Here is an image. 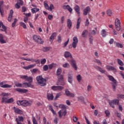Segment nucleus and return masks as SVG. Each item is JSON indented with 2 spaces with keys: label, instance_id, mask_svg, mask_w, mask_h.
<instances>
[{
  "label": "nucleus",
  "instance_id": "obj_19",
  "mask_svg": "<svg viewBox=\"0 0 124 124\" xmlns=\"http://www.w3.org/2000/svg\"><path fill=\"white\" fill-rule=\"evenodd\" d=\"M13 13H14V12L13 11V10H11L9 15L8 17V21L9 22H11V20L12 19V16L13 15Z\"/></svg>",
  "mask_w": 124,
  "mask_h": 124
},
{
  "label": "nucleus",
  "instance_id": "obj_9",
  "mask_svg": "<svg viewBox=\"0 0 124 124\" xmlns=\"http://www.w3.org/2000/svg\"><path fill=\"white\" fill-rule=\"evenodd\" d=\"M15 91L16 92H18V93H27L29 92V90L25 89H20V88H16L15 89Z\"/></svg>",
  "mask_w": 124,
  "mask_h": 124
},
{
  "label": "nucleus",
  "instance_id": "obj_14",
  "mask_svg": "<svg viewBox=\"0 0 124 124\" xmlns=\"http://www.w3.org/2000/svg\"><path fill=\"white\" fill-rule=\"evenodd\" d=\"M16 124H21L22 122H24V117L23 116H18V118L16 119Z\"/></svg>",
  "mask_w": 124,
  "mask_h": 124
},
{
  "label": "nucleus",
  "instance_id": "obj_44",
  "mask_svg": "<svg viewBox=\"0 0 124 124\" xmlns=\"http://www.w3.org/2000/svg\"><path fill=\"white\" fill-rule=\"evenodd\" d=\"M77 80L78 82H81V81H82V77L80 75H78L77 76Z\"/></svg>",
  "mask_w": 124,
  "mask_h": 124
},
{
  "label": "nucleus",
  "instance_id": "obj_11",
  "mask_svg": "<svg viewBox=\"0 0 124 124\" xmlns=\"http://www.w3.org/2000/svg\"><path fill=\"white\" fill-rule=\"evenodd\" d=\"M4 81H2L0 83V88H3V89L7 88H12V85L9 84H4Z\"/></svg>",
  "mask_w": 124,
  "mask_h": 124
},
{
  "label": "nucleus",
  "instance_id": "obj_1",
  "mask_svg": "<svg viewBox=\"0 0 124 124\" xmlns=\"http://www.w3.org/2000/svg\"><path fill=\"white\" fill-rule=\"evenodd\" d=\"M36 79L40 86H41V87H44V86H46V79L42 78V76H38L36 78Z\"/></svg>",
  "mask_w": 124,
  "mask_h": 124
},
{
  "label": "nucleus",
  "instance_id": "obj_34",
  "mask_svg": "<svg viewBox=\"0 0 124 124\" xmlns=\"http://www.w3.org/2000/svg\"><path fill=\"white\" fill-rule=\"evenodd\" d=\"M64 111V108H62L58 112V114L59 115V117L61 118L62 117V114H63V111Z\"/></svg>",
  "mask_w": 124,
  "mask_h": 124
},
{
  "label": "nucleus",
  "instance_id": "obj_18",
  "mask_svg": "<svg viewBox=\"0 0 124 124\" xmlns=\"http://www.w3.org/2000/svg\"><path fill=\"white\" fill-rule=\"evenodd\" d=\"M36 65V64H30L27 66H23V68L24 69H25L26 70H28V69H31V68H33L34 66Z\"/></svg>",
  "mask_w": 124,
  "mask_h": 124
},
{
  "label": "nucleus",
  "instance_id": "obj_7",
  "mask_svg": "<svg viewBox=\"0 0 124 124\" xmlns=\"http://www.w3.org/2000/svg\"><path fill=\"white\" fill-rule=\"evenodd\" d=\"M73 42L72 43V47L75 49L77 47V44H78V38L77 37H74L73 38Z\"/></svg>",
  "mask_w": 124,
  "mask_h": 124
},
{
  "label": "nucleus",
  "instance_id": "obj_22",
  "mask_svg": "<svg viewBox=\"0 0 124 124\" xmlns=\"http://www.w3.org/2000/svg\"><path fill=\"white\" fill-rule=\"evenodd\" d=\"M67 26L69 30H70V29H71V27H72V21H71V20L70 19H67Z\"/></svg>",
  "mask_w": 124,
  "mask_h": 124
},
{
  "label": "nucleus",
  "instance_id": "obj_12",
  "mask_svg": "<svg viewBox=\"0 0 124 124\" xmlns=\"http://www.w3.org/2000/svg\"><path fill=\"white\" fill-rule=\"evenodd\" d=\"M90 12H91V8L90 6H87L83 10V15L87 16Z\"/></svg>",
  "mask_w": 124,
  "mask_h": 124
},
{
  "label": "nucleus",
  "instance_id": "obj_28",
  "mask_svg": "<svg viewBox=\"0 0 124 124\" xmlns=\"http://www.w3.org/2000/svg\"><path fill=\"white\" fill-rule=\"evenodd\" d=\"M2 4H3V1H0V13L2 16H3V13H4L3 10L1 9V5H2Z\"/></svg>",
  "mask_w": 124,
  "mask_h": 124
},
{
  "label": "nucleus",
  "instance_id": "obj_41",
  "mask_svg": "<svg viewBox=\"0 0 124 124\" xmlns=\"http://www.w3.org/2000/svg\"><path fill=\"white\" fill-rule=\"evenodd\" d=\"M63 67L64 68H69L70 67V65L68 63H65L62 65Z\"/></svg>",
  "mask_w": 124,
  "mask_h": 124
},
{
  "label": "nucleus",
  "instance_id": "obj_38",
  "mask_svg": "<svg viewBox=\"0 0 124 124\" xmlns=\"http://www.w3.org/2000/svg\"><path fill=\"white\" fill-rule=\"evenodd\" d=\"M117 62L118 64L120 65V66H124V62H123V61H122L121 60L118 59Z\"/></svg>",
  "mask_w": 124,
  "mask_h": 124
},
{
  "label": "nucleus",
  "instance_id": "obj_25",
  "mask_svg": "<svg viewBox=\"0 0 124 124\" xmlns=\"http://www.w3.org/2000/svg\"><path fill=\"white\" fill-rule=\"evenodd\" d=\"M78 100L82 103H86V102H85V98L83 96L78 97Z\"/></svg>",
  "mask_w": 124,
  "mask_h": 124
},
{
  "label": "nucleus",
  "instance_id": "obj_59",
  "mask_svg": "<svg viewBox=\"0 0 124 124\" xmlns=\"http://www.w3.org/2000/svg\"><path fill=\"white\" fill-rule=\"evenodd\" d=\"M107 14L108 16H111V15H112V11L111 10H108L107 11Z\"/></svg>",
  "mask_w": 124,
  "mask_h": 124
},
{
  "label": "nucleus",
  "instance_id": "obj_48",
  "mask_svg": "<svg viewBox=\"0 0 124 124\" xmlns=\"http://www.w3.org/2000/svg\"><path fill=\"white\" fill-rule=\"evenodd\" d=\"M15 85H16V87H19L23 88V83L21 84L19 82H16L15 83Z\"/></svg>",
  "mask_w": 124,
  "mask_h": 124
},
{
  "label": "nucleus",
  "instance_id": "obj_53",
  "mask_svg": "<svg viewBox=\"0 0 124 124\" xmlns=\"http://www.w3.org/2000/svg\"><path fill=\"white\" fill-rule=\"evenodd\" d=\"M14 100L13 99V98H11L7 100V103H12V102H14Z\"/></svg>",
  "mask_w": 124,
  "mask_h": 124
},
{
  "label": "nucleus",
  "instance_id": "obj_13",
  "mask_svg": "<svg viewBox=\"0 0 124 124\" xmlns=\"http://www.w3.org/2000/svg\"><path fill=\"white\" fill-rule=\"evenodd\" d=\"M71 64L72 66L74 68L75 70H77L78 68L77 67V65H76V62L74 59H72L70 61Z\"/></svg>",
  "mask_w": 124,
  "mask_h": 124
},
{
  "label": "nucleus",
  "instance_id": "obj_29",
  "mask_svg": "<svg viewBox=\"0 0 124 124\" xmlns=\"http://www.w3.org/2000/svg\"><path fill=\"white\" fill-rule=\"evenodd\" d=\"M81 23V18L79 17L78 19L77 24V30H79L80 28V24Z\"/></svg>",
  "mask_w": 124,
  "mask_h": 124
},
{
  "label": "nucleus",
  "instance_id": "obj_8",
  "mask_svg": "<svg viewBox=\"0 0 124 124\" xmlns=\"http://www.w3.org/2000/svg\"><path fill=\"white\" fill-rule=\"evenodd\" d=\"M106 67L108 71H113L114 73L117 72V69L113 66L111 65H107Z\"/></svg>",
  "mask_w": 124,
  "mask_h": 124
},
{
  "label": "nucleus",
  "instance_id": "obj_45",
  "mask_svg": "<svg viewBox=\"0 0 124 124\" xmlns=\"http://www.w3.org/2000/svg\"><path fill=\"white\" fill-rule=\"evenodd\" d=\"M19 25L24 29H27V25L25 23L21 22L19 23Z\"/></svg>",
  "mask_w": 124,
  "mask_h": 124
},
{
  "label": "nucleus",
  "instance_id": "obj_50",
  "mask_svg": "<svg viewBox=\"0 0 124 124\" xmlns=\"http://www.w3.org/2000/svg\"><path fill=\"white\" fill-rule=\"evenodd\" d=\"M46 59L44 58V59H42L41 60V64L43 65V64H45V63H46Z\"/></svg>",
  "mask_w": 124,
  "mask_h": 124
},
{
  "label": "nucleus",
  "instance_id": "obj_55",
  "mask_svg": "<svg viewBox=\"0 0 124 124\" xmlns=\"http://www.w3.org/2000/svg\"><path fill=\"white\" fill-rule=\"evenodd\" d=\"M60 96H62V93H58L56 94V97H55V100H57V99H58L59 97H60Z\"/></svg>",
  "mask_w": 124,
  "mask_h": 124
},
{
  "label": "nucleus",
  "instance_id": "obj_36",
  "mask_svg": "<svg viewBox=\"0 0 124 124\" xmlns=\"http://www.w3.org/2000/svg\"><path fill=\"white\" fill-rule=\"evenodd\" d=\"M106 33L107 32H106V31L104 29H103L101 31V35L103 37H105L106 36Z\"/></svg>",
  "mask_w": 124,
  "mask_h": 124
},
{
  "label": "nucleus",
  "instance_id": "obj_60",
  "mask_svg": "<svg viewBox=\"0 0 124 124\" xmlns=\"http://www.w3.org/2000/svg\"><path fill=\"white\" fill-rule=\"evenodd\" d=\"M1 94L3 97H5V96H8V95H9V94H8V93H2Z\"/></svg>",
  "mask_w": 124,
  "mask_h": 124
},
{
  "label": "nucleus",
  "instance_id": "obj_46",
  "mask_svg": "<svg viewBox=\"0 0 124 124\" xmlns=\"http://www.w3.org/2000/svg\"><path fill=\"white\" fill-rule=\"evenodd\" d=\"M94 62H96V63H97L99 65H102V63H101V62H100V60H99L98 59L94 60Z\"/></svg>",
  "mask_w": 124,
  "mask_h": 124
},
{
  "label": "nucleus",
  "instance_id": "obj_27",
  "mask_svg": "<svg viewBox=\"0 0 124 124\" xmlns=\"http://www.w3.org/2000/svg\"><path fill=\"white\" fill-rule=\"evenodd\" d=\"M31 87V82H24L23 83L22 88H30Z\"/></svg>",
  "mask_w": 124,
  "mask_h": 124
},
{
  "label": "nucleus",
  "instance_id": "obj_40",
  "mask_svg": "<svg viewBox=\"0 0 124 124\" xmlns=\"http://www.w3.org/2000/svg\"><path fill=\"white\" fill-rule=\"evenodd\" d=\"M50 47H44L42 48V51H43V52H48V51L50 50Z\"/></svg>",
  "mask_w": 124,
  "mask_h": 124
},
{
  "label": "nucleus",
  "instance_id": "obj_10",
  "mask_svg": "<svg viewBox=\"0 0 124 124\" xmlns=\"http://www.w3.org/2000/svg\"><path fill=\"white\" fill-rule=\"evenodd\" d=\"M59 108H61L62 109H64L63 113L62 114V116L65 117L66 114H67V111H66V107L64 106V105H60Z\"/></svg>",
  "mask_w": 124,
  "mask_h": 124
},
{
  "label": "nucleus",
  "instance_id": "obj_33",
  "mask_svg": "<svg viewBox=\"0 0 124 124\" xmlns=\"http://www.w3.org/2000/svg\"><path fill=\"white\" fill-rule=\"evenodd\" d=\"M49 109L52 112L53 115H56V111H55V110L53 108V106H52V105H49Z\"/></svg>",
  "mask_w": 124,
  "mask_h": 124
},
{
  "label": "nucleus",
  "instance_id": "obj_16",
  "mask_svg": "<svg viewBox=\"0 0 124 124\" xmlns=\"http://www.w3.org/2000/svg\"><path fill=\"white\" fill-rule=\"evenodd\" d=\"M20 60H23V61H27L28 62H35V59H34L33 58L26 59L24 57H20Z\"/></svg>",
  "mask_w": 124,
  "mask_h": 124
},
{
  "label": "nucleus",
  "instance_id": "obj_2",
  "mask_svg": "<svg viewBox=\"0 0 124 124\" xmlns=\"http://www.w3.org/2000/svg\"><path fill=\"white\" fill-rule=\"evenodd\" d=\"M17 105L24 106L27 107V106H31V103L27 100L17 101L16 102Z\"/></svg>",
  "mask_w": 124,
  "mask_h": 124
},
{
  "label": "nucleus",
  "instance_id": "obj_15",
  "mask_svg": "<svg viewBox=\"0 0 124 124\" xmlns=\"http://www.w3.org/2000/svg\"><path fill=\"white\" fill-rule=\"evenodd\" d=\"M68 82L70 84H72L73 82V75L70 73L68 74Z\"/></svg>",
  "mask_w": 124,
  "mask_h": 124
},
{
  "label": "nucleus",
  "instance_id": "obj_21",
  "mask_svg": "<svg viewBox=\"0 0 124 124\" xmlns=\"http://www.w3.org/2000/svg\"><path fill=\"white\" fill-rule=\"evenodd\" d=\"M1 27L3 29H1V31H5V32H6V30H7V29L6 28V27L4 26V25H3V23H2V22L0 21V28H1Z\"/></svg>",
  "mask_w": 124,
  "mask_h": 124
},
{
  "label": "nucleus",
  "instance_id": "obj_64",
  "mask_svg": "<svg viewBox=\"0 0 124 124\" xmlns=\"http://www.w3.org/2000/svg\"><path fill=\"white\" fill-rule=\"evenodd\" d=\"M58 121H59V118H57V117H56V118L54 119V124H58Z\"/></svg>",
  "mask_w": 124,
  "mask_h": 124
},
{
  "label": "nucleus",
  "instance_id": "obj_5",
  "mask_svg": "<svg viewBox=\"0 0 124 124\" xmlns=\"http://www.w3.org/2000/svg\"><path fill=\"white\" fill-rule=\"evenodd\" d=\"M108 103L112 108H115V105H119V99H114L109 101Z\"/></svg>",
  "mask_w": 124,
  "mask_h": 124
},
{
  "label": "nucleus",
  "instance_id": "obj_62",
  "mask_svg": "<svg viewBox=\"0 0 124 124\" xmlns=\"http://www.w3.org/2000/svg\"><path fill=\"white\" fill-rule=\"evenodd\" d=\"M15 7H16V8H17V9H19V8H20V7H21V6H20V4H19L18 3H16L15 4Z\"/></svg>",
  "mask_w": 124,
  "mask_h": 124
},
{
  "label": "nucleus",
  "instance_id": "obj_51",
  "mask_svg": "<svg viewBox=\"0 0 124 124\" xmlns=\"http://www.w3.org/2000/svg\"><path fill=\"white\" fill-rule=\"evenodd\" d=\"M64 89V88L62 86H57V91H62Z\"/></svg>",
  "mask_w": 124,
  "mask_h": 124
},
{
  "label": "nucleus",
  "instance_id": "obj_26",
  "mask_svg": "<svg viewBox=\"0 0 124 124\" xmlns=\"http://www.w3.org/2000/svg\"><path fill=\"white\" fill-rule=\"evenodd\" d=\"M0 42L1 44L6 43V41L3 39V35H2V34H0Z\"/></svg>",
  "mask_w": 124,
  "mask_h": 124
},
{
  "label": "nucleus",
  "instance_id": "obj_56",
  "mask_svg": "<svg viewBox=\"0 0 124 124\" xmlns=\"http://www.w3.org/2000/svg\"><path fill=\"white\" fill-rule=\"evenodd\" d=\"M17 3L20 5H23L24 4V1L23 0H19L17 1Z\"/></svg>",
  "mask_w": 124,
  "mask_h": 124
},
{
  "label": "nucleus",
  "instance_id": "obj_35",
  "mask_svg": "<svg viewBox=\"0 0 124 124\" xmlns=\"http://www.w3.org/2000/svg\"><path fill=\"white\" fill-rule=\"evenodd\" d=\"M62 74V68H59L56 71V76H59V75H61Z\"/></svg>",
  "mask_w": 124,
  "mask_h": 124
},
{
  "label": "nucleus",
  "instance_id": "obj_61",
  "mask_svg": "<svg viewBox=\"0 0 124 124\" xmlns=\"http://www.w3.org/2000/svg\"><path fill=\"white\" fill-rule=\"evenodd\" d=\"M37 71H38V69H33L32 70H31V73H36Z\"/></svg>",
  "mask_w": 124,
  "mask_h": 124
},
{
  "label": "nucleus",
  "instance_id": "obj_37",
  "mask_svg": "<svg viewBox=\"0 0 124 124\" xmlns=\"http://www.w3.org/2000/svg\"><path fill=\"white\" fill-rule=\"evenodd\" d=\"M56 66L57 64H56V63H52L51 64L48 65V68L49 69H52L53 67H56Z\"/></svg>",
  "mask_w": 124,
  "mask_h": 124
},
{
  "label": "nucleus",
  "instance_id": "obj_23",
  "mask_svg": "<svg viewBox=\"0 0 124 124\" xmlns=\"http://www.w3.org/2000/svg\"><path fill=\"white\" fill-rule=\"evenodd\" d=\"M75 11L77 12L78 16H80V7L78 5H76L74 7Z\"/></svg>",
  "mask_w": 124,
  "mask_h": 124
},
{
  "label": "nucleus",
  "instance_id": "obj_31",
  "mask_svg": "<svg viewBox=\"0 0 124 124\" xmlns=\"http://www.w3.org/2000/svg\"><path fill=\"white\" fill-rule=\"evenodd\" d=\"M88 32L89 31H88L87 30H84L81 34L82 37H86V36L88 34Z\"/></svg>",
  "mask_w": 124,
  "mask_h": 124
},
{
  "label": "nucleus",
  "instance_id": "obj_52",
  "mask_svg": "<svg viewBox=\"0 0 124 124\" xmlns=\"http://www.w3.org/2000/svg\"><path fill=\"white\" fill-rule=\"evenodd\" d=\"M32 123L33 124H38L37 121H36V119H35V117H32Z\"/></svg>",
  "mask_w": 124,
  "mask_h": 124
},
{
  "label": "nucleus",
  "instance_id": "obj_58",
  "mask_svg": "<svg viewBox=\"0 0 124 124\" xmlns=\"http://www.w3.org/2000/svg\"><path fill=\"white\" fill-rule=\"evenodd\" d=\"M69 42V38L68 39L66 42H65L64 43V46H63V48H65L66 46H67V44H68V43Z\"/></svg>",
  "mask_w": 124,
  "mask_h": 124
},
{
  "label": "nucleus",
  "instance_id": "obj_39",
  "mask_svg": "<svg viewBox=\"0 0 124 124\" xmlns=\"http://www.w3.org/2000/svg\"><path fill=\"white\" fill-rule=\"evenodd\" d=\"M39 11V9L37 8H34L31 9V12L33 14L36 13V12H38Z\"/></svg>",
  "mask_w": 124,
  "mask_h": 124
},
{
  "label": "nucleus",
  "instance_id": "obj_6",
  "mask_svg": "<svg viewBox=\"0 0 124 124\" xmlns=\"http://www.w3.org/2000/svg\"><path fill=\"white\" fill-rule=\"evenodd\" d=\"M115 29L117 31H121V22L118 18H116L114 23Z\"/></svg>",
  "mask_w": 124,
  "mask_h": 124
},
{
  "label": "nucleus",
  "instance_id": "obj_3",
  "mask_svg": "<svg viewBox=\"0 0 124 124\" xmlns=\"http://www.w3.org/2000/svg\"><path fill=\"white\" fill-rule=\"evenodd\" d=\"M109 81H111L113 83L112 84V87L113 90V91H116V87H117V80L113 77L112 76L108 75V76Z\"/></svg>",
  "mask_w": 124,
  "mask_h": 124
},
{
  "label": "nucleus",
  "instance_id": "obj_43",
  "mask_svg": "<svg viewBox=\"0 0 124 124\" xmlns=\"http://www.w3.org/2000/svg\"><path fill=\"white\" fill-rule=\"evenodd\" d=\"M44 5L45 6V8L48 10V9L49 8V5H48L47 1H44Z\"/></svg>",
  "mask_w": 124,
  "mask_h": 124
},
{
  "label": "nucleus",
  "instance_id": "obj_4",
  "mask_svg": "<svg viewBox=\"0 0 124 124\" xmlns=\"http://www.w3.org/2000/svg\"><path fill=\"white\" fill-rule=\"evenodd\" d=\"M33 39L35 42H36L39 44H43V43H44V41L42 40V39L39 35H34L33 36Z\"/></svg>",
  "mask_w": 124,
  "mask_h": 124
},
{
  "label": "nucleus",
  "instance_id": "obj_47",
  "mask_svg": "<svg viewBox=\"0 0 124 124\" xmlns=\"http://www.w3.org/2000/svg\"><path fill=\"white\" fill-rule=\"evenodd\" d=\"M54 5H53L52 4H51L50 5L49 7H48L47 10H49V11H52V10H53V9H54Z\"/></svg>",
  "mask_w": 124,
  "mask_h": 124
},
{
  "label": "nucleus",
  "instance_id": "obj_42",
  "mask_svg": "<svg viewBox=\"0 0 124 124\" xmlns=\"http://www.w3.org/2000/svg\"><path fill=\"white\" fill-rule=\"evenodd\" d=\"M8 99L6 97H3L2 98V100L1 101V103H7V101Z\"/></svg>",
  "mask_w": 124,
  "mask_h": 124
},
{
  "label": "nucleus",
  "instance_id": "obj_32",
  "mask_svg": "<svg viewBox=\"0 0 124 124\" xmlns=\"http://www.w3.org/2000/svg\"><path fill=\"white\" fill-rule=\"evenodd\" d=\"M57 76H58V81L59 82H61V81L63 82V76H62V75H60Z\"/></svg>",
  "mask_w": 124,
  "mask_h": 124
},
{
  "label": "nucleus",
  "instance_id": "obj_57",
  "mask_svg": "<svg viewBox=\"0 0 124 124\" xmlns=\"http://www.w3.org/2000/svg\"><path fill=\"white\" fill-rule=\"evenodd\" d=\"M53 35H57V33L54 32V33H53L52 34V35H51V36L50 37V39L51 40H53V39H54V38H55L54 37H53Z\"/></svg>",
  "mask_w": 124,
  "mask_h": 124
},
{
  "label": "nucleus",
  "instance_id": "obj_24",
  "mask_svg": "<svg viewBox=\"0 0 124 124\" xmlns=\"http://www.w3.org/2000/svg\"><path fill=\"white\" fill-rule=\"evenodd\" d=\"M64 56L65 58H69V57L71 58V59H72V55H71V54L70 52L68 51H65L64 52Z\"/></svg>",
  "mask_w": 124,
  "mask_h": 124
},
{
  "label": "nucleus",
  "instance_id": "obj_30",
  "mask_svg": "<svg viewBox=\"0 0 124 124\" xmlns=\"http://www.w3.org/2000/svg\"><path fill=\"white\" fill-rule=\"evenodd\" d=\"M13 109L15 110V112L16 113H17V114H21L22 113V111L21 109L18 108H16V107H14Z\"/></svg>",
  "mask_w": 124,
  "mask_h": 124
},
{
  "label": "nucleus",
  "instance_id": "obj_20",
  "mask_svg": "<svg viewBox=\"0 0 124 124\" xmlns=\"http://www.w3.org/2000/svg\"><path fill=\"white\" fill-rule=\"evenodd\" d=\"M47 98L48 100H53L54 99V95L53 93H47Z\"/></svg>",
  "mask_w": 124,
  "mask_h": 124
},
{
  "label": "nucleus",
  "instance_id": "obj_49",
  "mask_svg": "<svg viewBox=\"0 0 124 124\" xmlns=\"http://www.w3.org/2000/svg\"><path fill=\"white\" fill-rule=\"evenodd\" d=\"M26 80H27V81H28V82H30L29 83H31V82H32V77H30L28 78L27 76V78H26Z\"/></svg>",
  "mask_w": 124,
  "mask_h": 124
},
{
  "label": "nucleus",
  "instance_id": "obj_17",
  "mask_svg": "<svg viewBox=\"0 0 124 124\" xmlns=\"http://www.w3.org/2000/svg\"><path fill=\"white\" fill-rule=\"evenodd\" d=\"M62 8L63 9H67V10H68L69 12H70V13H72V8L70 7V6H69V5H64L62 6Z\"/></svg>",
  "mask_w": 124,
  "mask_h": 124
},
{
  "label": "nucleus",
  "instance_id": "obj_54",
  "mask_svg": "<svg viewBox=\"0 0 124 124\" xmlns=\"http://www.w3.org/2000/svg\"><path fill=\"white\" fill-rule=\"evenodd\" d=\"M49 69V67H48V65H45L43 66V70L44 71H47Z\"/></svg>",
  "mask_w": 124,
  "mask_h": 124
},
{
  "label": "nucleus",
  "instance_id": "obj_63",
  "mask_svg": "<svg viewBox=\"0 0 124 124\" xmlns=\"http://www.w3.org/2000/svg\"><path fill=\"white\" fill-rule=\"evenodd\" d=\"M57 86H53L51 87V90L53 91H57Z\"/></svg>",
  "mask_w": 124,
  "mask_h": 124
}]
</instances>
